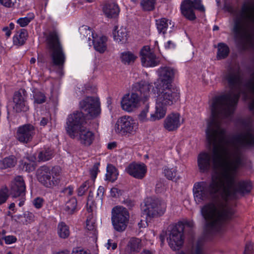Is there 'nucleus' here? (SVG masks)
Instances as JSON below:
<instances>
[{"label": "nucleus", "mask_w": 254, "mask_h": 254, "mask_svg": "<svg viewBox=\"0 0 254 254\" xmlns=\"http://www.w3.org/2000/svg\"><path fill=\"white\" fill-rule=\"evenodd\" d=\"M230 164L228 170L220 176H213L208 183L196 182L193 187L194 201L197 204L209 202L201 207V214L206 221V229L210 232L218 231L224 223L231 220L234 214V209L228 200L237 198V193L242 194L250 192L252 185L248 181H237L239 170L244 166L245 155L242 151Z\"/></svg>", "instance_id": "1"}, {"label": "nucleus", "mask_w": 254, "mask_h": 254, "mask_svg": "<svg viewBox=\"0 0 254 254\" xmlns=\"http://www.w3.org/2000/svg\"><path fill=\"white\" fill-rule=\"evenodd\" d=\"M220 120L211 117L207 124L205 131L206 140L209 146H212L210 151L200 152L197 162L199 171L205 173L211 169L214 170L222 167L221 172L216 176H220L228 170L234 158L238 156L242 151L238 146H224L226 138V130L221 127Z\"/></svg>", "instance_id": "2"}, {"label": "nucleus", "mask_w": 254, "mask_h": 254, "mask_svg": "<svg viewBox=\"0 0 254 254\" xmlns=\"http://www.w3.org/2000/svg\"><path fill=\"white\" fill-rule=\"evenodd\" d=\"M221 77L223 81L227 84L230 90L214 97L210 106L211 117L220 120L228 118L233 114L240 94L243 93L238 67L229 65L223 71Z\"/></svg>", "instance_id": "3"}, {"label": "nucleus", "mask_w": 254, "mask_h": 254, "mask_svg": "<svg viewBox=\"0 0 254 254\" xmlns=\"http://www.w3.org/2000/svg\"><path fill=\"white\" fill-rule=\"evenodd\" d=\"M254 5L245 3L234 20L235 41L241 51H254Z\"/></svg>", "instance_id": "4"}, {"label": "nucleus", "mask_w": 254, "mask_h": 254, "mask_svg": "<svg viewBox=\"0 0 254 254\" xmlns=\"http://www.w3.org/2000/svg\"><path fill=\"white\" fill-rule=\"evenodd\" d=\"M46 42L52 64L57 67L58 71L61 73L65 61V55L58 33L56 31L50 32L46 38Z\"/></svg>", "instance_id": "5"}, {"label": "nucleus", "mask_w": 254, "mask_h": 254, "mask_svg": "<svg viewBox=\"0 0 254 254\" xmlns=\"http://www.w3.org/2000/svg\"><path fill=\"white\" fill-rule=\"evenodd\" d=\"M254 118L249 117L244 119L242 122L243 131L232 138L233 141L231 142L230 147L234 145L241 148H251L254 147Z\"/></svg>", "instance_id": "6"}, {"label": "nucleus", "mask_w": 254, "mask_h": 254, "mask_svg": "<svg viewBox=\"0 0 254 254\" xmlns=\"http://www.w3.org/2000/svg\"><path fill=\"white\" fill-rule=\"evenodd\" d=\"M180 98V91L178 88L172 84L163 85L158 92L156 101L161 105L171 106Z\"/></svg>", "instance_id": "7"}, {"label": "nucleus", "mask_w": 254, "mask_h": 254, "mask_svg": "<svg viewBox=\"0 0 254 254\" xmlns=\"http://www.w3.org/2000/svg\"><path fill=\"white\" fill-rule=\"evenodd\" d=\"M129 214L127 210L123 207L116 206L112 210V223L114 229L118 232H123L128 224Z\"/></svg>", "instance_id": "8"}, {"label": "nucleus", "mask_w": 254, "mask_h": 254, "mask_svg": "<svg viewBox=\"0 0 254 254\" xmlns=\"http://www.w3.org/2000/svg\"><path fill=\"white\" fill-rule=\"evenodd\" d=\"M143 210L147 217L154 218L163 215L166 208V203L157 198L148 197L145 201Z\"/></svg>", "instance_id": "9"}, {"label": "nucleus", "mask_w": 254, "mask_h": 254, "mask_svg": "<svg viewBox=\"0 0 254 254\" xmlns=\"http://www.w3.org/2000/svg\"><path fill=\"white\" fill-rule=\"evenodd\" d=\"M55 170L56 168H54L51 172L48 167L45 166L40 167L36 172V176L39 182L47 188H51L58 185L60 178L57 172L55 176L53 175Z\"/></svg>", "instance_id": "10"}, {"label": "nucleus", "mask_w": 254, "mask_h": 254, "mask_svg": "<svg viewBox=\"0 0 254 254\" xmlns=\"http://www.w3.org/2000/svg\"><path fill=\"white\" fill-rule=\"evenodd\" d=\"M86 123V118L82 112L76 111L69 114L67 118L65 127L66 133L69 136L73 133L84 127Z\"/></svg>", "instance_id": "11"}, {"label": "nucleus", "mask_w": 254, "mask_h": 254, "mask_svg": "<svg viewBox=\"0 0 254 254\" xmlns=\"http://www.w3.org/2000/svg\"><path fill=\"white\" fill-rule=\"evenodd\" d=\"M193 9L204 12L205 8L201 0H184L181 4V9L182 14L188 19L193 20L196 16Z\"/></svg>", "instance_id": "12"}, {"label": "nucleus", "mask_w": 254, "mask_h": 254, "mask_svg": "<svg viewBox=\"0 0 254 254\" xmlns=\"http://www.w3.org/2000/svg\"><path fill=\"white\" fill-rule=\"evenodd\" d=\"M136 125L134 120L130 116L120 118L115 125L116 133L123 135L131 134L135 131Z\"/></svg>", "instance_id": "13"}, {"label": "nucleus", "mask_w": 254, "mask_h": 254, "mask_svg": "<svg viewBox=\"0 0 254 254\" xmlns=\"http://www.w3.org/2000/svg\"><path fill=\"white\" fill-rule=\"evenodd\" d=\"M80 108L92 118H96L100 114V103L98 98L87 97L79 103Z\"/></svg>", "instance_id": "14"}, {"label": "nucleus", "mask_w": 254, "mask_h": 254, "mask_svg": "<svg viewBox=\"0 0 254 254\" xmlns=\"http://www.w3.org/2000/svg\"><path fill=\"white\" fill-rule=\"evenodd\" d=\"M183 231L182 225H176L172 228L168 238L169 245L172 250H178L182 246L184 243Z\"/></svg>", "instance_id": "15"}, {"label": "nucleus", "mask_w": 254, "mask_h": 254, "mask_svg": "<svg viewBox=\"0 0 254 254\" xmlns=\"http://www.w3.org/2000/svg\"><path fill=\"white\" fill-rule=\"evenodd\" d=\"M73 135L69 136L72 139H76L80 144L85 146L92 144L94 140V134L86 127H83L74 132Z\"/></svg>", "instance_id": "16"}, {"label": "nucleus", "mask_w": 254, "mask_h": 254, "mask_svg": "<svg viewBox=\"0 0 254 254\" xmlns=\"http://www.w3.org/2000/svg\"><path fill=\"white\" fill-rule=\"evenodd\" d=\"M35 133L34 127L30 124H26L18 127L16 138L20 142L27 143L31 141Z\"/></svg>", "instance_id": "17"}, {"label": "nucleus", "mask_w": 254, "mask_h": 254, "mask_svg": "<svg viewBox=\"0 0 254 254\" xmlns=\"http://www.w3.org/2000/svg\"><path fill=\"white\" fill-rule=\"evenodd\" d=\"M140 97L136 93H131L125 95L121 101L123 109L127 112L132 111L139 105Z\"/></svg>", "instance_id": "18"}, {"label": "nucleus", "mask_w": 254, "mask_h": 254, "mask_svg": "<svg viewBox=\"0 0 254 254\" xmlns=\"http://www.w3.org/2000/svg\"><path fill=\"white\" fill-rule=\"evenodd\" d=\"M152 86L148 82L141 80L133 84L132 92L136 93L141 100L146 101L149 97V92Z\"/></svg>", "instance_id": "19"}, {"label": "nucleus", "mask_w": 254, "mask_h": 254, "mask_svg": "<svg viewBox=\"0 0 254 254\" xmlns=\"http://www.w3.org/2000/svg\"><path fill=\"white\" fill-rule=\"evenodd\" d=\"M140 54L141 63L144 66H155L159 64V59L156 57L153 52L150 51L149 47H144Z\"/></svg>", "instance_id": "20"}, {"label": "nucleus", "mask_w": 254, "mask_h": 254, "mask_svg": "<svg viewBox=\"0 0 254 254\" xmlns=\"http://www.w3.org/2000/svg\"><path fill=\"white\" fill-rule=\"evenodd\" d=\"M25 184L22 176H16L11 182L10 191L11 195L13 197L24 195L25 194Z\"/></svg>", "instance_id": "21"}, {"label": "nucleus", "mask_w": 254, "mask_h": 254, "mask_svg": "<svg viewBox=\"0 0 254 254\" xmlns=\"http://www.w3.org/2000/svg\"><path fill=\"white\" fill-rule=\"evenodd\" d=\"M126 171L134 178L142 179L146 173L147 169L143 163H132L126 168Z\"/></svg>", "instance_id": "22"}, {"label": "nucleus", "mask_w": 254, "mask_h": 254, "mask_svg": "<svg viewBox=\"0 0 254 254\" xmlns=\"http://www.w3.org/2000/svg\"><path fill=\"white\" fill-rule=\"evenodd\" d=\"M159 79L163 84V85L171 84L174 77L175 70L174 68L169 67H161L158 69Z\"/></svg>", "instance_id": "23"}, {"label": "nucleus", "mask_w": 254, "mask_h": 254, "mask_svg": "<svg viewBox=\"0 0 254 254\" xmlns=\"http://www.w3.org/2000/svg\"><path fill=\"white\" fill-rule=\"evenodd\" d=\"M180 114H171L164 121V127L167 130L172 131L176 130L181 125Z\"/></svg>", "instance_id": "24"}, {"label": "nucleus", "mask_w": 254, "mask_h": 254, "mask_svg": "<svg viewBox=\"0 0 254 254\" xmlns=\"http://www.w3.org/2000/svg\"><path fill=\"white\" fill-rule=\"evenodd\" d=\"M23 92L24 93V91H23ZM13 102L14 103L13 109L17 112H26L29 109L25 99L24 93L23 95H22L19 91L15 92L13 96Z\"/></svg>", "instance_id": "25"}, {"label": "nucleus", "mask_w": 254, "mask_h": 254, "mask_svg": "<svg viewBox=\"0 0 254 254\" xmlns=\"http://www.w3.org/2000/svg\"><path fill=\"white\" fill-rule=\"evenodd\" d=\"M142 247L141 240L137 238H131L125 249L126 254H135L139 252Z\"/></svg>", "instance_id": "26"}, {"label": "nucleus", "mask_w": 254, "mask_h": 254, "mask_svg": "<svg viewBox=\"0 0 254 254\" xmlns=\"http://www.w3.org/2000/svg\"><path fill=\"white\" fill-rule=\"evenodd\" d=\"M103 11L107 17L115 18L118 16L120 9L116 3L114 2H107L104 5Z\"/></svg>", "instance_id": "27"}, {"label": "nucleus", "mask_w": 254, "mask_h": 254, "mask_svg": "<svg viewBox=\"0 0 254 254\" xmlns=\"http://www.w3.org/2000/svg\"><path fill=\"white\" fill-rule=\"evenodd\" d=\"M107 38L106 36L98 37L97 35L92 39L95 50L100 53H103L107 49Z\"/></svg>", "instance_id": "28"}, {"label": "nucleus", "mask_w": 254, "mask_h": 254, "mask_svg": "<svg viewBox=\"0 0 254 254\" xmlns=\"http://www.w3.org/2000/svg\"><path fill=\"white\" fill-rule=\"evenodd\" d=\"M166 107L159 104L156 101V110L154 114H151L150 121L153 122L163 118L166 113Z\"/></svg>", "instance_id": "29"}, {"label": "nucleus", "mask_w": 254, "mask_h": 254, "mask_svg": "<svg viewBox=\"0 0 254 254\" xmlns=\"http://www.w3.org/2000/svg\"><path fill=\"white\" fill-rule=\"evenodd\" d=\"M28 37V32L25 29H21L17 32L13 38L14 45L20 46L23 45Z\"/></svg>", "instance_id": "30"}, {"label": "nucleus", "mask_w": 254, "mask_h": 254, "mask_svg": "<svg viewBox=\"0 0 254 254\" xmlns=\"http://www.w3.org/2000/svg\"><path fill=\"white\" fill-rule=\"evenodd\" d=\"M104 188L100 186L97 190L96 198L93 199V194L91 190L89 191V195L87 198V205H94L96 201H100L102 199L104 195Z\"/></svg>", "instance_id": "31"}, {"label": "nucleus", "mask_w": 254, "mask_h": 254, "mask_svg": "<svg viewBox=\"0 0 254 254\" xmlns=\"http://www.w3.org/2000/svg\"><path fill=\"white\" fill-rule=\"evenodd\" d=\"M127 32L125 27H121L114 33V37L118 42H126L127 40Z\"/></svg>", "instance_id": "32"}, {"label": "nucleus", "mask_w": 254, "mask_h": 254, "mask_svg": "<svg viewBox=\"0 0 254 254\" xmlns=\"http://www.w3.org/2000/svg\"><path fill=\"white\" fill-rule=\"evenodd\" d=\"M119 175L117 169L112 164H109L107 167V173L106 177L107 180L111 182H114L117 179Z\"/></svg>", "instance_id": "33"}, {"label": "nucleus", "mask_w": 254, "mask_h": 254, "mask_svg": "<svg viewBox=\"0 0 254 254\" xmlns=\"http://www.w3.org/2000/svg\"><path fill=\"white\" fill-rule=\"evenodd\" d=\"M16 158L13 156L6 157L0 161V168L5 169L13 167L16 164Z\"/></svg>", "instance_id": "34"}, {"label": "nucleus", "mask_w": 254, "mask_h": 254, "mask_svg": "<svg viewBox=\"0 0 254 254\" xmlns=\"http://www.w3.org/2000/svg\"><path fill=\"white\" fill-rule=\"evenodd\" d=\"M58 234L59 237L62 239H66L70 234L69 227L64 222H61L58 226Z\"/></svg>", "instance_id": "35"}, {"label": "nucleus", "mask_w": 254, "mask_h": 254, "mask_svg": "<svg viewBox=\"0 0 254 254\" xmlns=\"http://www.w3.org/2000/svg\"><path fill=\"white\" fill-rule=\"evenodd\" d=\"M229 53V48L228 46L224 43H220L218 46L217 58L221 60L226 58Z\"/></svg>", "instance_id": "36"}, {"label": "nucleus", "mask_w": 254, "mask_h": 254, "mask_svg": "<svg viewBox=\"0 0 254 254\" xmlns=\"http://www.w3.org/2000/svg\"><path fill=\"white\" fill-rule=\"evenodd\" d=\"M77 206V200L72 197L66 202L65 206V211L69 214H73Z\"/></svg>", "instance_id": "37"}, {"label": "nucleus", "mask_w": 254, "mask_h": 254, "mask_svg": "<svg viewBox=\"0 0 254 254\" xmlns=\"http://www.w3.org/2000/svg\"><path fill=\"white\" fill-rule=\"evenodd\" d=\"M136 57L130 52L123 53L121 56L122 62L125 64H130L134 63Z\"/></svg>", "instance_id": "38"}, {"label": "nucleus", "mask_w": 254, "mask_h": 254, "mask_svg": "<svg viewBox=\"0 0 254 254\" xmlns=\"http://www.w3.org/2000/svg\"><path fill=\"white\" fill-rule=\"evenodd\" d=\"M18 219L23 218L21 220V222L23 224L27 225L29 223H31L34 221L35 216L34 215L29 211L25 212L23 215H20L17 216Z\"/></svg>", "instance_id": "39"}, {"label": "nucleus", "mask_w": 254, "mask_h": 254, "mask_svg": "<svg viewBox=\"0 0 254 254\" xmlns=\"http://www.w3.org/2000/svg\"><path fill=\"white\" fill-rule=\"evenodd\" d=\"M191 254H206L203 248V241L202 239L198 240L192 248Z\"/></svg>", "instance_id": "40"}, {"label": "nucleus", "mask_w": 254, "mask_h": 254, "mask_svg": "<svg viewBox=\"0 0 254 254\" xmlns=\"http://www.w3.org/2000/svg\"><path fill=\"white\" fill-rule=\"evenodd\" d=\"M245 86L250 92L254 94V67L245 83Z\"/></svg>", "instance_id": "41"}, {"label": "nucleus", "mask_w": 254, "mask_h": 254, "mask_svg": "<svg viewBox=\"0 0 254 254\" xmlns=\"http://www.w3.org/2000/svg\"><path fill=\"white\" fill-rule=\"evenodd\" d=\"M80 34L85 38H87L89 41L91 40L95 36L92 29L87 26H82L79 28Z\"/></svg>", "instance_id": "42"}, {"label": "nucleus", "mask_w": 254, "mask_h": 254, "mask_svg": "<svg viewBox=\"0 0 254 254\" xmlns=\"http://www.w3.org/2000/svg\"><path fill=\"white\" fill-rule=\"evenodd\" d=\"M156 0H141L140 5L145 11H151L154 9Z\"/></svg>", "instance_id": "43"}, {"label": "nucleus", "mask_w": 254, "mask_h": 254, "mask_svg": "<svg viewBox=\"0 0 254 254\" xmlns=\"http://www.w3.org/2000/svg\"><path fill=\"white\" fill-rule=\"evenodd\" d=\"M168 20L166 18H161L156 20L157 29L159 33L162 32L164 34L168 27Z\"/></svg>", "instance_id": "44"}, {"label": "nucleus", "mask_w": 254, "mask_h": 254, "mask_svg": "<svg viewBox=\"0 0 254 254\" xmlns=\"http://www.w3.org/2000/svg\"><path fill=\"white\" fill-rule=\"evenodd\" d=\"M53 153L51 150H44L40 152L38 155V158L39 161H46L49 160L53 157Z\"/></svg>", "instance_id": "45"}, {"label": "nucleus", "mask_w": 254, "mask_h": 254, "mask_svg": "<svg viewBox=\"0 0 254 254\" xmlns=\"http://www.w3.org/2000/svg\"><path fill=\"white\" fill-rule=\"evenodd\" d=\"M177 168L176 167H173L169 168L168 167L165 168L164 170V173L166 178L172 180L175 178L177 175Z\"/></svg>", "instance_id": "46"}, {"label": "nucleus", "mask_w": 254, "mask_h": 254, "mask_svg": "<svg viewBox=\"0 0 254 254\" xmlns=\"http://www.w3.org/2000/svg\"><path fill=\"white\" fill-rule=\"evenodd\" d=\"M19 166L21 169L27 172H32L36 168V165L34 162L27 163L22 161L20 162Z\"/></svg>", "instance_id": "47"}, {"label": "nucleus", "mask_w": 254, "mask_h": 254, "mask_svg": "<svg viewBox=\"0 0 254 254\" xmlns=\"http://www.w3.org/2000/svg\"><path fill=\"white\" fill-rule=\"evenodd\" d=\"M33 97L34 103L37 104H42L46 101V97L45 94L40 91H35Z\"/></svg>", "instance_id": "48"}, {"label": "nucleus", "mask_w": 254, "mask_h": 254, "mask_svg": "<svg viewBox=\"0 0 254 254\" xmlns=\"http://www.w3.org/2000/svg\"><path fill=\"white\" fill-rule=\"evenodd\" d=\"M8 190L6 187L0 189V205L5 203L8 198Z\"/></svg>", "instance_id": "49"}, {"label": "nucleus", "mask_w": 254, "mask_h": 254, "mask_svg": "<svg viewBox=\"0 0 254 254\" xmlns=\"http://www.w3.org/2000/svg\"><path fill=\"white\" fill-rule=\"evenodd\" d=\"M148 105H146L145 108L138 115V118L140 122H144L148 120L150 121L149 118H147V114L148 112Z\"/></svg>", "instance_id": "50"}, {"label": "nucleus", "mask_w": 254, "mask_h": 254, "mask_svg": "<svg viewBox=\"0 0 254 254\" xmlns=\"http://www.w3.org/2000/svg\"><path fill=\"white\" fill-rule=\"evenodd\" d=\"M89 188V183L86 181L83 183L77 190V194L78 196H82Z\"/></svg>", "instance_id": "51"}, {"label": "nucleus", "mask_w": 254, "mask_h": 254, "mask_svg": "<svg viewBox=\"0 0 254 254\" xmlns=\"http://www.w3.org/2000/svg\"><path fill=\"white\" fill-rule=\"evenodd\" d=\"M33 18V17L20 18L17 20V22L21 27H24L29 24Z\"/></svg>", "instance_id": "52"}, {"label": "nucleus", "mask_w": 254, "mask_h": 254, "mask_svg": "<svg viewBox=\"0 0 254 254\" xmlns=\"http://www.w3.org/2000/svg\"><path fill=\"white\" fill-rule=\"evenodd\" d=\"M99 166V163H95L90 171L91 176L93 180H94L97 177Z\"/></svg>", "instance_id": "53"}, {"label": "nucleus", "mask_w": 254, "mask_h": 254, "mask_svg": "<svg viewBox=\"0 0 254 254\" xmlns=\"http://www.w3.org/2000/svg\"><path fill=\"white\" fill-rule=\"evenodd\" d=\"M44 199L41 197H37L34 199L33 203L34 206L38 209L41 208L43 205Z\"/></svg>", "instance_id": "54"}, {"label": "nucleus", "mask_w": 254, "mask_h": 254, "mask_svg": "<svg viewBox=\"0 0 254 254\" xmlns=\"http://www.w3.org/2000/svg\"><path fill=\"white\" fill-rule=\"evenodd\" d=\"M111 195L114 197H117L121 194V190L117 188H113L110 191Z\"/></svg>", "instance_id": "55"}, {"label": "nucleus", "mask_w": 254, "mask_h": 254, "mask_svg": "<svg viewBox=\"0 0 254 254\" xmlns=\"http://www.w3.org/2000/svg\"><path fill=\"white\" fill-rule=\"evenodd\" d=\"M5 242L6 244H11L16 241V238L13 236H7L4 238Z\"/></svg>", "instance_id": "56"}, {"label": "nucleus", "mask_w": 254, "mask_h": 254, "mask_svg": "<svg viewBox=\"0 0 254 254\" xmlns=\"http://www.w3.org/2000/svg\"><path fill=\"white\" fill-rule=\"evenodd\" d=\"M253 247L251 243H248L246 245L244 254H253Z\"/></svg>", "instance_id": "57"}, {"label": "nucleus", "mask_w": 254, "mask_h": 254, "mask_svg": "<svg viewBox=\"0 0 254 254\" xmlns=\"http://www.w3.org/2000/svg\"><path fill=\"white\" fill-rule=\"evenodd\" d=\"M0 3L7 7H10L14 4L11 0H0Z\"/></svg>", "instance_id": "58"}, {"label": "nucleus", "mask_w": 254, "mask_h": 254, "mask_svg": "<svg viewBox=\"0 0 254 254\" xmlns=\"http://www.w3.org/2000/svg\"><path fill=\"white\" fill-rule=\"evenodd\" d=\"M63 191L68 195H71L73 193V188L71 187H68L64 189Z\"/></svg>", "instance_id": "59"}, {"label": "nucleus", "mask_w": 254, "mask_h": 254, "mask_svg": "<svg viewBox=\"0 0 254 254\" xmlns=\"http://www.w3.org/2000/svg\"><path fill=\"white\" fill-rule=\"evenodd\" d=\"M124 203L128 207H131L134 205L133 202L130 199H126L124 201Z\"/></svg>", "instance_id": "60"}, {"label": "nucleus", "mask_w": 254, "mask_h": 254, "mask_svg": "<svg viewBox=\"0 0 254 254\" xmlns=\"http://www.w3.org/2000/svg\"><path fill=\"white\" fill-rule=\"evenodd\" d=\"M2 31L5 32V35L7 37H9L11 35V30L8 26L3 28Z\"/></svg>", "instance_id": "61"}, {"label": "nucleus", "mask_w": 254, "mask_h": 254, "mask_svg": "<svg viewBox=\"0 0 254 254\" xmlns=\"http://www.w3.org/2000/svg\"><path fill=\"white\" fill-rule=\"evenodd\" d=\"M49 122V119L48 118L43 117L42 118L40 121V124L41 126H45Z\"/></svg>", "instance_id": "62"}, {"label": "nucleus", "mask_w": 254, "mask_h": 254, "mask_svg": "<svg viewBox=\"0 0 254 254\" xmlns=\"http://www.w3.org/2000/svg\"><path fill=\"white\" fill-rule=\"evenodd\" d=\"M249 109L254 114V99L252 100L249 104Z\"/></svg>", "instance_id": "63"}, {"label": "nucleus", "mask_w": 254, "mask_h": 254, "mask_svg": "<svg viewBox=\"0 0 254 254\" xmlns=\"http://www.w3.org/2000/svg\"><path fill=\"white\" fill-rule=\"evenodd\" d=\"M117 146V143L116 142H112L108 143L107 148L109 149H112Z\"/></svg>", "instance_id": "64"}]
</instances>
